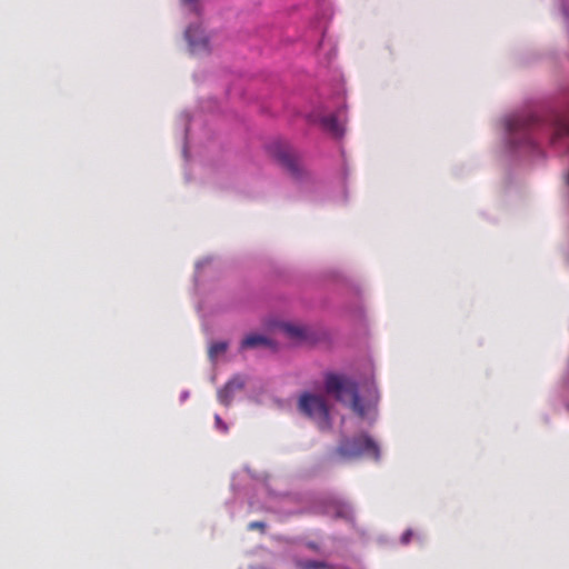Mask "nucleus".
I'll list each match as a JSON object with an SVG mask.
<instances>
[{
    "mask_svg": "<svg viewBox=\"0 0 569 569\" xmlns=\"http://www.w3.org/2000/svg\"><path fill=\"white\" fill-rule=\"evenodd\" d=\"M299 411L316 422L322 431L331 428L328 405L322 396L303 392L298 401Z\"/></svg>",
    "mask_w": 569,
    "mask_h": 569,
    "instance_id": "7ed1b4c3",
    "label": "nucleus"
},
{
    "mask_svg": "<svg viewBox=\"0 0 569 569\" xmlns=\"http://www.w3.org/2000/svg\"><path fill=\"white\" fill-rule=\"evenodd\" d=\"M322 128L336 138H340L343 134V126L338 121L336 114L323 116L320 119Z\"/></svg>",
    "mask_w": 569,
    "mask_h": 569,
    "instance_id": "1a4fd4ad",
    "label": "nucleus"
},
{
    "mask_svg": "<svg viewBox=\"0 0 569 569\" xmlns=\"http://www.w3.org/2000/svg\"><path fill=\"white\" fill-rule=\"evenodd\" d=\"M361 456H367L373 460L380 459L379 446L365 433L355 438H343L330 455L329 460L335 463L339 460H351Z\"/></svg>",
    "mask_w": 569,
    "mask_h": 569,
    "instance_id": "f03ea898",
    "label": "nucleus"
},
{
    "mask_svg": "<svg viewBox=\"0 0 569 569\" xmlns=\"http://www.w3.org/2000/svg\"><path fill=\"white\" fill-rule=\"evenodd\" d=\"M300 569H328L330 566L325 561L305 560L299 563Z\"/></svg>",
    "mask_w": 569,
    "mask_h": 569,
    "instance_id": "4468645a",
    "label": "nucleus"
},
{
    "mask_svg": "<svg viewBox=\"0 0 569 569\" xmlns=\"http://www.w3.org/2000/svg\"><path fill=\"white\" fill-rule=\"evenodd\" d=\"M535 121L531 116H512L507 119V129L510 133L527 130Z\"/></svg>",
    "mask_w": 569,
    "mask_h": 569,
    "instance_id": "0eeeda50",
    "label": "nucleus"
},
{
    "mask_svg": "<svg viewBox=\"0 0 569 569\" xmlns=\"http://www.w3.org/2000/svg\"><path fill=\"white\" fill-rule=\"evenodd\" d=\"M244 387V380L240 376H236L230 379L221 389L218 391V400L221 405L228 407L236 391L242 390Z\"/></svg>",
    "mask_w": 569,
    "mask_h": 569,
    "instance_id": "39448f33",
    "label": "nucleus"
},
{
    "mask_svg": "<svg viewBox=\"0 0 569 569\" xmlns=\"http://www.w3.org/2000/svg\"><path fill=\"white\" fill-rule=\"evenodd\" d=\"M241 349H253L257 347H266L270 349H276V345L272 340L268 339L266 336L251 333L248 335L244 339H242Z\"/></svg>",
    "mask_w": 569,
    "mask_h": 569,
    "instance_id": "423d86ee",
    "label": "nucleus"
},
{
    "mask_svg": "<svg viewBox=\"0 0 569 569\" xmlns=\"http://www.w3.org/2000/svg\"><path fill=\"white\" fill-rule=\"evenodd\" d=\"M335 509V518H341L346 520L352 519V510L351 508L346 503H336L333 506Z\"/></svg>",
    "mask_w": 569,
    "mask_h": 569,
    "instance_id": "f8f14e48",
    "label": "nucleus"
},
{
    "mask_svg": "<svg viewBox=\"0 0 569 569\" xmlns=\"http://www.w3.org/2000/svg\"><path fill=\"white\" fill-rule=\"evenodd\" d=\"M277 159L279 160V162L292 174H298L299 172V167H298V161H297V158L293 153H291L290 151L288 150H280L278 153H277Z\"/></svg>",
    "mask_w": 569,
    "mask_h": 569,
    "instance_id": "9d476101",
    "label": "nucleus"
},
{
    "mask_svg": "<svg viewBox=\"0 0 569 569\" xmlns=\"http://www.w3.org/2000/svg\"><path fill=\"white\" fill-rule=\"evenodd\" d=\"M182 3L187 7H189L192 10H196V4L199 2V0H181Z\"/></svg>",
    "mask_w": 569,
    "mask_h": 569,
    "instance_id": "a211bd4d",
    "label": "nucleus"
},
{
    "mask_svg": "<svg viewBox=\"0 0 569 569\" xmlns=\"http://www.w3.org/2000/svg\"><path fill=\"white\" fill-rule=\"evenodd\" d=\"M325 389L340 402L349 400L350 408L360 418H365L370 407L365 405L358 392V385L353 380L336 373H328L325 377Z\"/></svg>",
    "mask_w": 569,
    "mask_h": 569,
    "instance_id": "f257e3e1",
    "label": "nucleus"
},
{
    "mask_svg": "<svg viewBox=\"0 0 569 569\" xmlns=\"http://www.w3.org/2000/svg\"><path fill=\"white\" fill-rule=\"evenodd\" d=\"M264 528H266V523L261 522V521H252L248 525V529H250V530H254V529L264 530Z\"/></svg>",
    "mask_w": 569,
    "mask_h": 569,
    "instance_id": "2eb2a0df",
    "label": "nucleus"
},
{
    "mask_svg": "<svg viewBox=\"0 0 569 569\" xmlns=\"http://www.w3.org/2000/svg\"><path fill=\"white\" fill-rule=\"evenodd\" d=\"M413 536V532L412 530L408 529L407 531L403 532V535L401 536V542L403 545H407L410 542L411 538Z\"/></svg>",
    "mask_w": 569,
    "mask_h": 569,
    "instance_id": "dca6fc26",
    "label": "nucleus"
},
{
    "mask_svg": "<svg viewBox=\"0 0 569 569\" xmlns=\"http://www.w3.org/2000/svg\"><path fill=\"white\" fill-rule=\"evenodd\" d=\"M281 330L292 341L299 342L308 338V330L306 327L293 323L281 325Z\"/></svg>",
    "mask_w": 569,
    "mask_h": 569,
    "instance_id": "6e6552de",
    "label": "nucleus"
},
{
    "mask_svg": "<svg viewBox=\"0 0 569 569\" xmlns=\"http://www.w3.org/2000/svg\"><path fill=\"white\" fill-rule=\"evenodd\" d=\"M569 137V120H559L555 129V136L552 142L556 143L558 140Z\"/></svg>",
    "mask_w": 569,
    "mask_h": 569,
    "instance_id": "9b49d317",
    "label": "nucleus"
},
{
    "mask_svg": "<svg viewBox=\"0 0 569 569\" xmlns=\"http://www.w3.org/2000/svg\"><path fill=\"white\" fill-rule=\"evenodd\" d=\"M228 348L227 342L224 341H216L212 342L209 348V358L211 360H216L220 355L224 353Z\"/></svg>",
    "mask_w": 569,
    "mask_h": 569,
    "instance_id": "ddd939ff",
    "label": "nucleus"
},
{
    "mask_svg": "<svg viewBox=\"0 0 569 569\" xmlns=\"http://www.w3.org/2000/svg\"><path fill=\"white\" fill-rule=\"evenodd\" d=\"M186 39L193 53H202L209 50V40L200 26H191L186 30Z\"/></svg>",
    "mask_w": 569,
    "mask_h": 569,
    "instance_id": "20e7f679",
    "label": "nucleus"
},
{
    "mask_svg": "<svg viewBox=\"0 0 569 569\" xmlns=\"http://www.w3.org/2000/svg\"><path fill=\"white\" fill-rule=\"evenodd\" d=\"M214 421H216L217 427L221 428L223 431H227V426L223 423V421L219 415L214 416Z\"/></svg>",
    "mask_w": 569,
    "mask_h": 569,
    "instance_id": "f3484780",
    "label": "nucleus"
}]
</instances>
